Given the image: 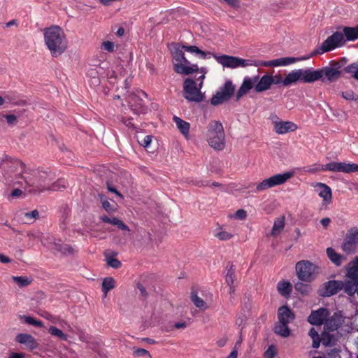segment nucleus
Masks as SVG:
<instances>
[{"label": "nucleus", "instance_id": "f257e3e1", "mask_svg": "<svg viewBox=\"0 0 358 358\" xmlns=\"http://www.w3.org/2000/svg\"><path fill=\"white\" fill-rule=\"evenodd\" d=\"M343 39V36L340 33H334L332 35L329 36L320 46L315 48L310 54L303 56L300 57H281L270 61L265 62H257L259 64V66H287L291 64L295 63L296 62L308 59L310 57H313L317 55H321L324 52L331 51L338 45V44Z\"/></svg>", "mask_w": 358, "mask_h": 358}, {"label": "nucleus", "instance_id": "f03ea898", "mask_svg": "<svg viewBox=\"0 0 358 358\" xmlns=\"http://www.w3.org/2000/svg\"><path fill=\"white\" fill-rule=\"evenodd\" d=\"M27 171L25 164L17 158L4 155L0 158V181L4 184L12 186L15 185H22L23 176Z\"/></svg>", "mask_w": 358, "mask_h": 358}, {"label": "nucleus", "instance_id": "7ed1b4c3", "mask_svg": "<svg viewBox=\"0 0 358 358\" xmlns=\"http://www.w3.org/2000/svg\"><path fill=\"white\" fill-rule=\"evenodd\" d=\"M44 42L51 55L57 57L67 48V41L64 30L57 25H52L43 30Z\"/></svg>", "mask_w": 358, "mask_h": 358}, {"label": "nucleus", "instance_id": "20e7f679", "mask_svg": "<svg viewBox=\"0 0 358 358\" xmlns=\"http://www.w3.org/2000/svg\"><path fill=\"white\" fill-rule=\"evenodd\" d=\"M53 179L50 171L37 169H27L23 176L24 183L34 188V191L43 192L47 190L48 186Z\"/></svg>", "mask_w": 358, "mask_h": 358}, {"label": "nucleus", "instance_id": "39448f33", "mask_svg": "<svg viewBox=\"0 0 358 358\" xmlns=\"http://www.w3.org/2000/svg\"><path fill=\"white\" fill-rule=\"evenodd\" d=\"M207 141L215 150H222L225 148V134L222 124L220 121H211L207 127Z\"/></svg>", "mask_w": 358, "mask_h": 358}, {"label": "nucleus", "instance_id": "423d86ee", "mask_svg": "<svg viewBox=\"0 0 358 358\" xmlns=\"http://www.w3.org/2000/svg\"><path fill=\"white\" fill-rule=\"evenodd\" d=\"M183 49L178 48H175L173 52V69L179 74L189 75L193 73L198 72L199 67L197 64H190V62L185 57Z\"/></svg>", "mask_w": 358, "mask_h": 358}, {"label": "nucleus", "instance_id": "0eeeda50", "mask_svg": "<svg viewBox=\"0 0 358 358\" xmlns=\"http://www.w3.org/2000/svg\"><path fill=\"white\" fill-rule=\"evenodd\" d=\"M216 61L224 68L236 69L248 66H259V64L252 59H245L241 57L227 55H217L212 54Z\"/></svg>", "mask_w": 358, "mask_h": 358}, {"label": "nucleus", "instance_id": "6e6552de", "mask_svg": "<svg viewBox=\"0 0 358 358\" xmlns=\"http://www.w3.org/2000/svg\"><path fill=\"white\" fill-rule=\"evenodd\" d=\"M319 267L308 260H301L296 264L295 270L298 278L302 282H310L315 279Z\"/></svg>", "mask_w": 358, "mask_h": 358}, {"label": "nucleus", "instance_id": "1a4fd4ad", "mask_svg": "<svg viewBox=\"0 0 358 358\" xmlns=\"http://www.w3.org/2000/svg\"><path fill=\"white\" fill-rule=\"evenodd\" d=\"M203 83L200 82L199 87H196V83L194 80L192 78H186L183 82V96L188 101L192 102H201L203 99V95L201 92Z\"/></svg>", "mask_w": 358, "mask_h": 358}, {"label": "nucleus", "instance_id": "9d476101", "mask_svg": "<svg viewBox=\"0 0 358 358\" xmlns=\"http://www.w3.org/2000/svg\"><path fill=\"white\" fill-rule=\"evenodd\" d=\"M235 86L230 80H227L220 88V90L213 95L210 103L213 106H218L229 100L234 94Z\"/></svg>", "mask_w": 358, "mask_h": 358}, {"label": "nucleus", "instance_id": "9b49d317", "mask_svg": "<svg viewBox=\"0 0 358 358\" xmlns=\"http://www.w3.org/2000/svg\"><path fill=\"white\" fill-rule=\"evenodd\" d=\"M293 176L292 172H285L282 174H275L268 178L264 179L256 186L255 193L266 190L268 188L284 184Z\"/></svg>", "mask_w": 358, "mask_h": 358}, {"label": "nucleus", "instance_id": "f8f14e48", "mask_svg": "<svg viewBox=\"0 0 358 358\" xmlns=\"http://www.w3.org/2000/svg\"><path fill=\"white\" fill-rule=\"evenodd\" d=\"M142 96H147L146 94L143 91H138L137 93L131 94L128 96L127 101L129 106L136 114H144L147 111V106Z\"/></svg>", "mask_w": 358, "mask_h": 358}, {"label": "nucleus", "instance_id": "ddd939ff", "mask_svg": "<svg viewBox=\"0 0 358 358\" xmlns=\"http://www.w3.org/2000/svg\"><path fill=\"white\" fill-rule=\"evenodd\" d=\"M346 277L348 280L345 281V288L348 286H355L358 284V257H355L346 266Z\"/></svg>", "mask_w": 358, "mask_h": 358}, {"label": "nucleus", "instance_id": "4468645a", "mask_svg": "<svg viewBox=\"0 0 358 358\" xmlns=\"http://www.w3.org/2000/svg\"><path fill=\"white\" fill-rule=\"evenodd\" d=\"M260 78L259 75L253 77H245L241 87L236 94V101H239L243 95L246 94L252 88H255V85Z\"/></svg>", "mask_w": 358, "mask_h": 358}, {"label": "nucleus", "instance_id": "2eb2a0df", "mask_svg": "<svg viewBox=\"0 0 358 358\" xmlns=\"http://www.w3.org/2000/svg\"><path fill=\"white\" fill-rule=\"evenodd\" d=\"M329 310L325 308H320L316 310H312L307 320L313 325H321L329 316Z\"/></svg>", "mask_w": 358, "mask_h": 358}, {"label": "nucleus", "instance_id": "dca6fc26", "mask_svg": "<svg viewBox=\"0 0 358 358\" xmlns=\"http://www.w3.org/2000/svg\"><path fill=\"white\" fill-rule=\"evenodd\" d=\"M324 292L321 295L323 296H331L342 289L345 291V283L340 280H330L324 284Z\"/></svg>", "mask_w": 358, "mask_h": 358}, {"label": "nucleus", "instance_id": "f3484780", "mask_svg": "<svg viewBox=\"0 0 358 358\" xmlns=\"http://www.w3.org/2000/svg\"><path fill=\"white\" fill-rule=\"evenodd\" d=\"M322 78L320 69L317 70H313V68L301 69V82L303 83H312Z\"/></svg>", "mask_w": 358, "mask_h": 358}, {"label": "nucleus", "instance_id": "a211bd4d", "mask_svg": "<svg viewBox=\"0 0 358 358\" xmlns=\"http://www.w3.org/2000/svg\"><path fill=\"white\" fill-rule=\"evenodd\" d=\"M104 68L99 65L91 66L87 71V77L90 78V85L99 86L101 83L100 76L103 73Z\"/></svg>", "mask_w": 358, "mask_h": 358}, {"label": "nucleus", "instance_id": "6ab92c4d", "mask_svg": "<svg viewBox=\"0 0 358 358\" xmlns=\"http://www.w3.org/2000/svg\"><path fill=\"white\" fill-rule=\"evenodd\" d=\"M16 342L23 344L29 350H34L38 347V343L34 336L29 334H19L15 338Z\"/></svg>", "mask_w": 358, "mask_h": 358}, {"label": "nucleus", "instance_id": "aec40b11", "mask_svg": "<svg viewBox=\"0 0 358 358\" xmlns=\"http://www.w3.org/2000/svg\"><path fill=\"white\" fill-rule=\"evenodd\" d=\"M274 131L278 134L294 131L297 129L295 123L290 121H273Z\"/></svg>", "mask_w": 358, "mask_h": 358}, {"label": "nucleus", "instance_id": "412c9836", "mask_svg": "<svg viewBox=\"0 0 358 358\" xmlns=\"http://www.w3.org/2000/svg\"><path fill=\"white\" fill-rule=\"evenodd\" d=\"M342 324V317L335 313L332 316L327 317L324 322L325 331H334L337 330Z\"/></svg>", "mask_w": 358, "mask_h": 358}, {"label": "nucleus", "instance_id": "4be33fe9", "mask_svg": "<svg viewBox=\"0 0 358 358\" xmlns=\"http://www.w3.org/2000/svg\"><path fill=\"white\" fill-rule=\"evenodd\" d=\"M335 33H340L343 36V39L335 48H336L344 45L345 41L344 37H345L346 40L349 41H355L356 39L358 38V26L355 27H344L343 29V33L340 31H336Z\"/></svg>", "mask_w": 358, "mask_h": 358}, {"label": "nucleus", "instance_id": "5701e85b", "mask_svg": "<svg viewBox=\"0 0 358 358\" xmlns=\"http://www.w3.org/2000/svg\"><path fill=\"white\" fill-rule=\"evenodd\" d=\"M273 85V76L269 74L264 75L255 86V92L259 93L271 89Z\"/></svg>", "mask_w": 358, "mask_h": 358}, {"label": "nucleus", "instance_id": "b1692460", "mask_svg": "<svg viewBox=\"0 0 358 358\" xmlns=\"http://www.w3.org/2000/svg\"><path fill=\"white\" fill-rule=\"evenodd\" d=\"M278 318L280 323H289L294 319V314L287 306H282L278 310Z\"/></svg>", "mask_w": 358, "mask_h": 358}, {"label": "nucleus", "instance_id": "393cba45", "mask_svg": "<svg viewBox=\"0 0 358 358\" xmlns=\"http://www.w3.org/2000/svg\"><path fill=\"white\" fill-rule=\"evenodd\" d=\"M326 252L329 259L336 266H340L346 260L345 256L338 254L333 248H327Z\"/></svg>", "mask_w": 358, "mask_h": 358}, {"label": "nucleus", "instance_id": "a878e982", "mask_svg": "<svg viewBox=\"0 0 358 358\" xmlns=\"http://www.w3.org/2000/svg\"><path fill=\"white\" fill-rule=\"evenodd\" d=\"M320 71L322 72V77L325 76L327 80H329L330 82L338 80L341 77V73L343 71V70L341 71L336 69L332 66L331 67H324L320 69Z\"/></svg>", "mask_w": 358, "mask_h": 358}, {"label": "nucleus", "instance_id": "bb28decb", "mask_svg": "<svg viewBox=\"0 0 358 358\" xmlns=\"http://www.w3.org/2000/svg\"><path fill=\"white\" fill-rule=\"evenodd\" d=\"M297 81L301 82V69L289 72L284 78V86H289Z\"/></svg>", "mask_w": 358, "mask_h": 358}, {"label": "nucleus", "instance_id": "cd10ccee", "mask_svg": "<svg viewBox=\"0 0 358 358\" xmlns=\"http://www.w3.org/2000/svg\"><path fill=\"white\" fill-rule=\"evenodd\" d=\"M317 186L321 187L322 189L319 193V196L323 199V201L327 203H330L332 199L331 189L326 184L318 182Z\"/></svg>", "mask_w": 358, "mask_h": 358}, {"label": "nucleus", "instance_id": "c85d7f7f", "mask_svg": "<svg viewBox=\"0 0 358 358\" xmlns=\"http://www.w3.org/2000/svg\"><path fill=\"white\" fill-rule=\"evenodd\" d=\"M277 289L280 295L287 297L292 291V286L289 282L282 280L278 283Z\"/></svg>", "mask_w": 358, "mask_h": 358}, {"label": "nucleus", "instance_id": "c756f323", "mask_svg": "<svg viewBox=\"0 0 358 358\" xmlns=\"http://www.w3.org/2000/svg\"><path fill=\"white\" fill-rule=\"evenodd\" d=\"M344 162H332L324 165H322L321 170L326 171H329L332 172H342L343 173Z\"/></svg>", "mask_w": 358, "mask_h": 358}, {"label": "nucleus", "instance_id": "7c9ffc66", "mask_svg": "<svg viewBox=\"0 0 358 358\" xmlns=\"http://www.w3.org/2000/svg\"><path fill=\"white\" fill-rule=\"evenodd\" d=\"M174 122L176 124L178 129L184 135L187 136L189 132L190 124L189 122L182 120L181 118L174 116L173 118Z\"/></svg>", "mask_w": 358, "mask_h": 358}, {"label": "nucleus", "instance_id": "2f4dec72", "mask_svg": "<svg viewBox=\"0 0 358 358\" xmlns=\"http://www.w3.org/2000/svg\"><path fill=\"white\" fill-rule=\"evenodd\" d=\"M227 273L225 275V281L229 286L234 285L236 280V268L233 264L229 263L226 267Z\"/></svg>", "mask_w": 358, "mask_h": 358}, {"label": "nucleus", "instance_id": "473e14b6", "mask_svg": "<svg viewBox=\"0 0 358 358\" xmlns=\"http://www.w3.org/2000/svg\"><path fill=\"white\" fill-rule=\"evenodd\" d=\"M329 331L324 329L321 334L320 341L322 345L325 347L331 346L336 344V339L333 334H331Z\"/></svg>", "mask_w": 358, "mask_h": 358}, {"label": "nucleus", "instance_id": "72a5a7b5", "mask_svg": "<svg viewBox=\"0 0 358 358\" xmlns=\"http://www.w3.org/2000/svg\"><path fill=\"white\" fill-rule=\"evenodd\" d=\"M190 299L194 305L200 310H206L208 308L207 303L198 295L196 291H192L190 293Z\"/></svg>", "mask_w": 358, "mask_h": 358}, {"label": "nucleus", "instance_id": "f704fd0d", "mask_svg": "<svg viewBox=\"0 0 358 358\" xmlns=\"http://www.w3.org/2000/svg\"><path fill=\"white\" fill-rule=\"evenodd\" d=\"M289 323H280L274 327V332L282 337H288L290 334V329L288 327Z\"/></svg>", "mask_w": 358, "mask_h": 358}, {"label": "nucleus", "instance_id": "c9c22d12", "mask_svg": "<svg viewBox=\"0 0 358 358\" xmlns=\"http://www.w3.org/2000/svg\"><path fill=\"white\" fill-rule=\"evenodd\" d=\"M115 287V280L112 277L105 278L102 282V291L104 296H107L108 292Z\"/></svg>", "mask_w": 358, "mask_h": 358}, {"label": "nucleus", "instance_id": "e433bc0d", "mask_svg": "<svg viewBox=\"0 0 358 358\" xmlns=\"http://www.w3.org/2000/svg\"><path fill=\"white\" fill-rule=\"evenodd\" d=\"M12 279L20 287H27L33 281V278L28 276H13Z\"/></svg>", "mask_w": 358, "mask_h": 358}, {"label": "nucleus", "instance_id": "4c0bfd02", "mask_svg": "<svg viewBox=\"0 0 358 358\" xmlns=\"http://www.w3.org/2000/svg\"><path fill=\"white\" fill-rule=\"evenodd\" d=\"M68 186V182L66 180L61 178L52 183L51 185L48 186L47 190L58 191L62 189H65Z\"/></svg>", "mask_w": 358, "mask_h": 358}, {"label": "nucleus", "instance_id": "58836bf2", "mask_svg": "<svg viewBox=\"0 0 358 358\" xmlns=\"http://www.w3.org/2000/svg\"><path fill=\"white\" fill-rule=\"evenodd\" d=\"M345 240L352 242L356 245L358 244V228L352 227L348 231Z\"/></svg>", "mask_w": 358, "mask_h": 358}, {"label": "nucleus", "instance_id": "ea45409f", "mask_svg": "<svg viewBox=\"0 0 358 358\" xmlns=\"http://www.w3.org/2000/svg\"><path fill=\"white\" fill-rule=\"evenodd\" d=\"M343 71L350 74L352 78L358 80V62H354L344 67Z\"/></svg>", "mask_w": 358, "mask_h": 358}, {"label": "nucleus", "instance_id": "a19ab883", "mask_svg": "<svg viewBox=\"0 0 358 358\" xmlns=\"http://www.w3.org/2000/svg\"><path fill=\"white\" fill-rule=\"evenodd\" d=\"M55 249L65 255H73L75 252L73 248L69 244H55Z\"/></svg>", "mask_w": 358, "mask_h": 358}, {"label": "nucleus", "instance_id": "79ce46f5", "mask_svg": "<svg viewBox=\"0 0 358 358\" xmlns=\"http://www.w3.org/2000/svg\"><path fill=\"white\" fill-rule=\"evenodd\" d=\"M48 333L52 336L57 337L61 341H66L68 338V336L66 334L55 326H50L49 327Z\"/></svg>", "mask_w": 358, "mask_h": 358}, {"label": "nucleus", "instance_id": "37998d69", "mask_svg": "<svg viewBox=\"0 0 358 358\" xmlns=\"http://www.w3.org/2000/svg\"><path fill=\"white\" fill-rule=\"evenodd\" d=\"M308 335L313 340L312 347L313 348H318L320 345L321 341L320 337L317 331L315 329V328H310L308 332Z\"/></svg>", "mask_w": 358, "mask_h": 358}, {"label": "nucleus", "instance_id": "c03bdc74", "mask_svg": "<svg viewBox=\"0 0 358 358\" xmlns=\"http://www.w3.org/2000/svg\"><path fill=\"white\" fill-rule=\"evenodd\" d=\"M295 289L301 293L303 295L308 294L311 289V287L309 285L305 284L302 282H297L294 285Z\"/></svg>", "mask_w": 358, "mask_h": 358}, {"label": "nucleus", "instance_id": "a18cd8bd", "mask_svg": "<svg viewBox=\"0 0 358 358\" xmlns=\"http://www.w3.org/2000/svg\"><path fill=\"white\" fill-rule=\"evenodd\" d=\"M285 227V217H279L275 220L271 230V235L275 236L276 231L282 230Z\"/></svg>", "mask_w": 358, "mask_h": 358}, {"label": "nucleus", "instance_id": "49530a36", "mask_svg": "<svg viewBox=\"0 0 358 358\" xmlns=\"http://www.w3.org/2000/svg\"><path fill=\"white\" fill-rule=\"evenodd\" d=\"M356 244L345 239L342 244L341 248L345 253L352 254L355 252L356 250Z\"/></svg>", "mask_w": 358, "mask_h": 358}, {"label": "nucleus", "instance_id": "de8ad7c7", "mask_svg": "<svg viewBox=\"0 0 358 358\" xmlns=\"http://www.w3.org/2000/svg\"><path fill=\"white\" fill-rule=\"evenodd\" d=\"M2 118H5L10 126L15 125L17 123V116L13 114L0 115V122L2 121Z\"/></svg>", "mask_w": 358, "mask_h": 358}, {"label": "nucleus", "instance_id": "09e8293b", "mask_svg": "<svg viewBox=\"0 0 358 358\" xmlns=\"http://www.w3.org/2000/svg\"><path fill=\"white\" fill-rule=\"evenodd\" d=\"M27 324L33 325L37 327H42L43 326V322L41 320H37L31 316H23L22 317Z\"/></svg>", "mask_w": 358, "mask_h": 358}, {"label": "nucleus", "instance_id": "8fccbe9b", "mask_svg": "<svg viewBox=\"0 0 358 358\" xmlns=\"http://www.w3.org/2000/svg\"><path fill=\"white\" fill-rule=\"evenodd\" d=\"M133 355L136 357L147 356L148 358H152V356L150 354V352L147 350L143 348H134Z\"/></svg>", "mask_w": 358, "mask_h": 358}, {"label": "nucleus", "instance_id": "3c124183", "mask_svg": "<svg viewBox=\"0 0 358 358\" xmlns=\"http://www.w3.org/2000/svg\"><path fill=\"white\" fill-rule=\"evenodd\" d=\"M352 172H358V164L344 162L343 173H350Z\"/></svg>", "mask_w": 358, "mask_h": 358}, {"label": "nucleus", "instance_id": "603ef678", "mask_svg": "<svg viewBox=\"0 0 358 358\" xmlns=\"http://www.w3.org/2000/svg\"><path fill=\"white\" fill-rule=\"evenodd\" d=\"M108 266L113 268H118L121 266L122 263L117 258L113 257H106V258Z\"/></svg>", "mask_w": 358, "mask_h": 358}, {"label": "nucleus", "instance_id": "864d4df0", "mask_svg": "<svg viewBox=\"0 0 358 358\" xmlns=\"http://www.w3.org/2000/svg\"><path fill=\"white\" fill-rule=\"evenodd\" d=\"M220 241H228L233 237V234L226 231H221L215 235Z\"/></svg>", "mask_w": 358, "mask_h": 358}, {"label": "nucleus", "instance_id": "5fc2aeb1", "mask_svg": "<svg viewBox=\"0 0 358 358\" xmlns=\"http://www.w3.org/2000/svg\"><path fill=\"white\" fill-rule=\"evenodd\" d=\"M347 63V59L345 57H343L338 61H332L331 62V65L335 68L336 69L340 70L343 66H344Z\"/></svg>", "mask_w": 358, "mask_h": 358}, {"label": "nucleus", "instance_id": "6e6d98bb", "mask_svg": "<svg viewBox=\"0 0 358 358\" xmlns=\"http://www.w3.org/2000/svg\"><path fill=\"white\" fill-rule=\"evenodd\" d=\"M341 96L343 99L348 100V101L358 100V97L355 96V93L352 90H348L345 92H343L341 93Z\"/></svg>", "mask_w": 358, "mask_h": 358}, {"label": "nucleus", "instance_id": "4d7b16f0", "mask_svg": "<svg viewBox=\"0 0 358 358\" xmlns=\"http://www.w3.org/2000/svg\"><path fill=\"white\" fill-rule=\"evenodd\" d=\"M152 140V136L147 135L141 140H138V143L144 148H148Z\"/></svg>", "mask_w": 358, "mask_h": 358}, {"label": "nucleus", "instance_id": "13d9d810", "mask_svg": "<svg viewBox=\"0 0 358 358\" xmlns=\"http://www.w3.org/2000/svg\"><path fill=\"white\" fill-rule=\"evenodd\" d=\"M276 354L275 349L273 345H271L264 352V358H274Z\"/></svg>", "mask_w": 358, "mask_h": 358}, {"label": "nucleus", "instance_id": "bf43d9fd", "mask_svg": "<svg viewBox=\"0 0 358 358\" xmlns=\"http://www.w3.org/2000/svg\"><path fill=\"white\" fill-rule=\"evenodd\" d=\"M345 293L350 296H352L355 293H357L358 296V284L353 287L348 285L345 289Z\"/></svg>", "mask_w": 358, "mask_h": 358}, {"label": "nucleus", "instance_id": "052dcab7", "mask_svg": "<svg viewBox=\"0 0 358 358\" xmlns=\"http://www.w3.org/2000/svg\"><path fill=\"white\" fill-rule=\"evenodd\" d=\"M24 217L28 220H36L38 219L39 217V213L37 210H34L31 212L25 213Z\"/></svg>", "mask_w": 358, "mask_h": 358}, {"label": "nucleus", "instance_id": "680f3d73", "mask_svg": "<svg viewBox=\"0 0 358 358\" xmlns=\"http://www.w3.org/2000/svg\"><path fill=\"white\" fill-rule=\"evenodd\" d=\"M107 189L109 192L115 194L118 197H120L121 199H124L123 195L116 189L115 187H114L113 185L109 183L108 182H106Z\"/></svg>", "mask_w": 358, "mask_h": 358}, {"label": "nucleus", "instance_id": "e2e57ef3", "mask_svg": "<svg viewBox=\"0 0 358 358\" xmlns=\"http://www.w3.org/2000/svg\"><path fill=\"white\" fill-rule=\"evenodd\" d=\"M117 217H109L106 215H103L100 217V220L104 223L111 224L113 225H115Z\"/></svg>", "mask_w": 358, "mask_h": 358}, {"label": "nucleus", "instance_id": "0e129e2a", "mask_svg": "<svg viewBox=\"0 0 358 358\" xmlns=\"http://www.w3.org/2000/svg\"><path fill=\"white\" fill-rule=\"evenodd\" d=\"M102 47L105 50L112 52L114 50L115 45H114L113 42L107 41H104L102 43Z\"/></svg>", "mask_w": 358, "mask_h": 358}, {"label": "nucleus", "instance_id": "69168bd1", "mask_svg": "<svg viewBox=\"0 0 358 358\" xmlns=\"http://www.w3.org/2000/svg\"><path fill=\"white\" fill-rule=\"evenodd\" d=\"M101 205L103 208L108 213H112L115 210V208L111 205L108 201H104V202H102Z\"/></svg>", "mask_w": 358, "mask_h": 358}, {"label": "nucleus", "instance_id": "338daca9", "mask_svg": "<svg viewBox=\"0 0 358 358\" xmlns=\"http://www.w3.org/2000/svg\"><path fill=\"white\" fill-rule=\"evenodd\" d=\"M182 49H183L184 50L187 51V52H192V53H195V54H197L198 51H199V48L197 46H195V45H182L181 46Z\"/></svg>", "mask_w": 358, "mask_h": 358}, {"label": "nucleus", "instance_id": "774afa93", "mask_svg": "<svg viewBox=\"0 0 358 358\" xmlns=\"http://www.w3.org/2000/svg\"><path fill=\"white\" fill-rule=\"evenodd\" d=\"M341 350L336 348L331 349L328 352V356L329 358H341L340 355Z\"/></svg>", "mask_w": 358, "mask_h": 358}]
</instances>
